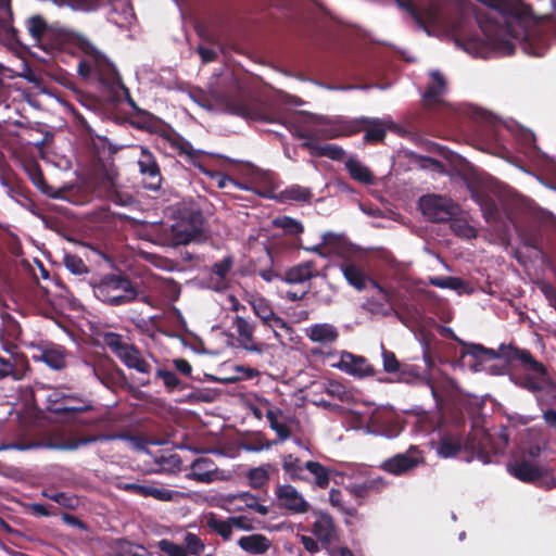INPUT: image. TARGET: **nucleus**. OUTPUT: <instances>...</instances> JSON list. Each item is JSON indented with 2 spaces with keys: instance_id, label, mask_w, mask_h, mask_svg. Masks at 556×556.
Here are the masks:
<instances>
[{
  "instance_id": "f257e3e1",
  "label": "nucleus",
  "mask_w": 556,
  "mask_h": 556,
  "mask_svg": "<svg viewBox=\"0 0 556 556\" xmlns=\"http://www.w3.org/2000/svg\"><path fill=\"white\" fill-rule=\"evenodd\" d=\"M26 36L22 35L25 45L46 49L65 50L72 46L80 50L85 58L78 63V74L87 81H97L110 91L117 89L129 93L114 64L86 37L80 34L56 29L48 25L39 14L29 16L25 21Z\"/></svg>"
},
{
  "instance_id": "f03ea898",
  "label": "nucleus",
  "mask_w": 556,
  "mask_h": 556,
  "mask_svg": "<svg viewBox=\"0 0 556 556\" xmlns=\"http://www.w3.org/2000/svg\"><path fill=\"white\" fill-rule=\"evenodd\" d=\"M480 1L505 16V24L498 26L492 22L480 23L485 39L478 35L470 36L464 40L463 48L467 52L488 48L502 55H513L516 48L514 42L506 38V36H509L517 40H523L525 50H528L527 43L530 42L532 36L530 24L535 23L531 8L520 0Z\"/></svg>"
},
{
  "instance_id": "7ed1b4c3",
  "label": "nucleus",
  "mask_w": 556,
  "mask_h": 556,
  "mask_svg": "<svg viewBox=\"0 0 556 556\" xmlns=\"http://www.w3.org/2000/svg\"><path fill=\"white\" fill-rule=\"evenodd\" d=\"M102 438V435H83L78 439H74L67 437L64 432L59 430L51 431L41 437L22 433L17 435L13 442L1 443L0 451H28L34 448L75 450L80 445H86L96 442Z\"/></svg>"
},
{
  "instance_id": "20e7f679",
  "label": "nucleus",
  "mask_w": 556,
  "mask_h": 556,
  "mask_svg": "<svg viewBox=\"0 0 556 556\" xmlns=\"http://www.w3.org/2000/svg\"><path fill=\"white\" fill-rule=\"evenodd\" d=\"M94 295L111 306H122L136 301L139 296L138 285L125 275L109 274L93 288Z\"/></svg>"
},
{
  "instance_id": "39448f33",
  "label": "nucleus",
  "mask_w": 556,
  "mask_h": 556,
  "mask_svg": "<svg viewBox=\"0 0 556 556\" xmlns=\"http://www.w3.org/2000/svg\"><path fill=\"white\" fill-rule=\"evenodd\" d=\"M508 472L517 480L543 490L556 488V476L551 468L540 465L525 455L507 464Z\"/></svg>"
},
{
  "instance_id": "423d86ee",
  "label": "nucleus",
  "mask_w": 556,
  "mask_h": 556,
  "mask_svg": "<svg viewBox=\"0 0 556 556\" xmlns=\"http://www.w3.org/2000/svg\"><path fill=\"white\" fill-rule=\"evenodd\" d=\"M86 366L91 370L92 375L106 388H122L128 391H135L129 383L125 372L109 356L94 357L90 362H86Z\"/></svg>"
},
{
  "instance_id": "0eeeda50",
  "label": "nucleus",
  "mask_w": 556,
  "mask_h": 556,
  "mask_svg": "<svg viewBox=\"0 0 556 556\" xmlns=\"http://www.w3.org/2000/svg\"><path fill=\"white\" fill-rule=\"evenodd\" d=\"M419 207L422 215L432 223H446L459 213L457 204L438 194L422 195L419 199Z\"/></svg>"
},
{
  "instance_id": "6e6552de",
  "label": "nucleus",
  "mask_w": 556,
  "mask_h": 556,
  "mask_svg": "<svg viewBox=\"0 0 556 556\" xmlns=\"http://www.w3.org/2000/svg\"><path fill=\"white\" fill-rule=\"evenodd\" d=\"M503 439V446L500 447L494 442L493 437L484 428H475L465 440V451L476 454L478 458L484 463H489L491 462L492 455L497 454L507 445V437L505 435Z\"/></svg>"
},
{
  "instance_id": "1a4fd4ad",
  "label": "nucleus",
  "mask_w": 556,
  "mask_h": 556,
  "mask_svg": "<svg viewBox=\"0 0 556 556\" xmlns=\"http://www.w3.org/2000/svg\"><path fill=\"white\" fill-rule=\"evenodd\" d=\"M426 463L424 452L416 445H410L406 452L397 453L386 459L380 468L393 476H403Z\"/></svg>"
},
{
  "instance_id": "9d476101",
  "label": "nucleus",
  "mask_w": 556,
  "mask_h": 556,
  "mask_svg": "<svg viewBox=\"0 0 556 556\" xmlns=\"http://www.w3.org/2000/svg\"><path fill=\"white\" fill-rule=\"evenodd\" d=\"M137 165L143 188L150 191H159L162 187L163 175L156 156L149 148L139 146Z\"/></svg>"
},
{
  "instance_id": "9b49d317",
  "label": "nucleus",
  "mask_w": 556,
  "mask_h": 556,
  "mask_svg": "<svg viewBox=\"0 0 556 556\" xmlns=\"http://www.w3.org/2000/svg\"><path fill=\"white\" fill-rule=\"evenodd\" d=\"M343 130L346 136L364 130V140L368 143H380L387 136L386 124L380 118L362 117L349 121L344 123Z\"/></svg>"
},
{
  "instance_id": "f8f14e48",
  "label": "nucleus",
  "mask_w": 556,
  "mask_h": 556,
  "mask_svg": "<svg viewBox=\"0 0 556 556\" xmlns=\"http://www.w3.org/2000/svg\"><path fill=\"white\" fill-rule=\"evenodd\" d=\"M236 113L253 121L285 124V113L274 104L242 102L236 106Z\"/></svg>"
},
{
  "instance_id": "ddd939ff",
  "label": "nucleus",
  "mask_w": 556,
  "mask_h": 556,
  "mask_svg": "<svg viewBox=\"0 0 556 556\" xmlns=\"http://www.w3.org/2000/svg\"><path fill=\"white\" fill-rule=\"evenodd\" d=\"M399 5L404 9L412 16L417 26L427 34H430L429 27L439 22L441 9L434 1H431L424 7H417L410 0H404L400 1Z\"/></svg>"
},
{
  "instance_id": "4468645a",
  "label": "nucleus",
  "mask_w": 556,
  "mask_h": 556,
  "mask_svg": "<svg viewBox=\"0 0 556 556\" xmlns=\"http://www.w3.org/2000/svg\"><path fill=\"white\" fill-rule=\"evenodd\" d=\"M399 5L404 9L412 16L417 26L427 34H430L429 27L439 22L441 9L434 1H431L424 7H417L410 0H404L400 1Z\"/></svg>"
},
{
  "instance_id": "2eb2a0df",
  "label": "nucleus",
  "mask_w": 556,
  "mask_h": 556,
  "mask_svg": "<svg viewBox=\"0 0 556 556\" xmlns=\"http://www.w3.org/2000/svg\"><path fill=\"white\" fill-rule=\"evenodd\" d=\"M275 494L278 507L291 514H304L309 509L308 502L291 484L277 485Z\"/></svg>"
},
{
  "instance_id": "dca6fc26",
  "label": "nucleus",
  "mask_w": 556,
  "mask_h": 556,
  "mask_svg": "<svg viewBox=\"0 0 556 556\" xmlns=\"http://www.w3.org/2000/svg\"><path fill=\"white\" fill-rule=\"evenodd\" d=\"M66 356L67 351L64 346L46 341L35 346L33 359L43 362L51 369L62 370L67 365Z\"/></svg>"
},
{
  "instance_id": "f3484780",
  "label": "nucleus",
  "mask_w": 556,
  "mask_h": 556,
  "mask_svg": "<svg viewBox=\"0 0 556 556\" xmlns=\"http://www.w3.org/2000/svg\"><path fill=\"white\" fill-rule=\"evenodd\" d=\"M119 359L126 367L135 369L139 374L143 375V377L137 379L140 387H148L151 383L149 375L152 370V366L142 356L138 348L132 344L125 353H123V356Z\"/></svg>"
},
{
  "instance_id": "a211bd4d",
  "label": "nucleus",
  "mask_w": 556,
  "mask_h": 556,
  "mask_svg": "<svg viewBox=\"0 0 556 556\" xmlns=\"http://www.w3.org/2000/svg\"><path fill=\"white\" fill-rule=\"evenodd\" d=\"M431 81L428 85L424 96V105L428 110H433L435 106L444 104L442 97L447 90V81L444 75L439 71L430 73Z\"/></svg>"
},
{
  "instance_id": "6ab92c4d",
  "label": "nucleus",
  "mask_w": 556,
  "mask_h": 556,
  "mask_svg": "<svg viewBox=\"0 0 556 556\" xmlns=\"http://www.w3.org/2000/svg\"><path fill=\"white\" fill-rule=\"evenodd\" d=\"M128 102L130 106L136 110L134 121L136 128L165 137L168 127L166 123H164L160 117L153 115L152 113L138 108L132 99H129Z\"/></svg>"
},
{
  "instance_id": "aec40b11",
  "label": "nucleus",
  "mask_w": 556,
  "mask_h": 556,
  "mask_svg": "<svg viewBox=\"0 0 556 556\" xmlns=\"http://www.w3.org/2000/svg\"><path fill=\"white\" fill-rule=\"evenodd\" d=\"M232 327L238 333V342L241 348L250 352L262 353L264 350L263 343L254 341V323L249 321L242 316H236L232 321Z\"/></svg>"
},
{
  "instance_id": "412c9836",
  "label": "nucleus",
  "mask_w": 556,
  "mask_h": 556,
  "mask_svg": "<svg viewBox=\"0 0 556 556\" xmlns=\"http://www.w3.org/2000/svg\"><path fill=\"white\" fill-rule=\"evenodd\" d=\"M305 336L315 343H319L323 345H329L337 342L339 339V330L336 326L323 323V324H313L305 329Z\"/></svg>"
},
{
  "instance_id": "4be33fe9",
  "label": "nucleus",
  "mask_w": 556,
  "mask_h": 556,
  "mask_svg": "<svg viewBox=\"0 0 556 556\" xmlns=\"http://www.w3.org/2000/svg\"><path fill=\"white\" fill-rule=\"evenodd\" d=\"M254 314L262 319L263 324L270 328H286L287 323L276 315L270 303L264 298H256L251 301Z\"/></svg>"
},
{
  "instance_id": "5701e85b",
  "label": "nucleus",
  "mask_w": 556,
  "mask_h": 556,
  "mask_svg": "<svg viewBox=\"0 0 556 556\" xmlns=\"http://www.w3.org/2000/svg\"><path fill=\"white\" fill-rule=\"evenodd\" d=\"M217 470L218 468L214 460L200 457L191 464L188 477L197 482L210 483L216 478Z\"/></svg>"
},
{
  "instance_id": "b1692460",
  "label": "nucleus",
  "mask_w": 556,
  "mask_h": 556,
  "mask_svg": "<svg viewBox=\"0 0 556 556\" xmlns=\"http://www.w3.org/2000/svg\"><path fill=\"white\" fill-rule=\"evenodd\" d=\"M340 368L350 375L361 377L374 375V369L365 357L356 356L349 352L342 354Z\"/></svg>"
},
{
  "instance_id": "393cba45",
  "label": "nucleus",
  "mask_w": 556,
  "mask_h": 556,
  "mask_svg": "<svg viewBox=\"0 0 556 556\" xmlns=\"http://www.w3.org/2000/svg\"><path fill=\"white\" fill-rule=\"evenodd\" d=\"M166 231L172 245H182L192 241L199 242L203 240V238H201L197 232H193L192 229H190V227L181 219H178Z\"/></svg>"
},
{
  "instance_id": "a878e982",
  "label": "nucleus",
  "mask_w": 556,
  "mask_h": 556,
  "mask_svg": "<svg viewBox=\"0 0 556 556\" xmlns=\"http://www.w3.org/2000/svg\"><path fill=\"white\" fill-rule=\"evenodd\" d=\"M12 0H0V25L7 30L8 38L17 46H24L21 31L13 25Z\"/></svg>"
},
{
  "instance_id": "bb28decb",
  "label": "nucleus",
  "mask_w": 556,
  "mask_h": 556,
  "mask_svg": "<svg viewBox=\"0 0 556 556\" xmlns=\"http://www.w3.org/2000/svg\"><path fill=\"white\" fill-rule=\"evenodd\" d=\"M316 275L314 262L307 261L288 268L281 280L290 285H298L311 280Z\"/></svg>"
},
{
  "instance_id": "cd10ccee",
  "label": "nucleus",
  "mask_w": 556,
  "mask_h": 556,
  "mask_svg": "<svg viewBox=\"0 0 556 556\" xmlns=\"http://www.w3.org/2000/svg\"><path fill=\"white\" fill-rule=\"evenodd\" d=\"M313 534L318 541L329 544L336 536V526L330 515L319 513L312 527Z\"/></svg>"
},
{
  "instance_id": "c85d7f7f",
  "label": "nucleus",
  "mask_w": 556,
  "mask_h": 556,
  "mask_svg": "<svg viewBox=\"0 0 556 556\" xmlns=\"http://www.w3.org/2000/svg\"><path fill=\"white\" fill-rule=\"evenodd\" d=\"M235 265V257L230 254L211 266V281L215 279L214 289L222 290L227 286V277Z\"/></svg>"
},
{
  "instance_id": "c756f323",
  "label": "nucleus",
  "mask_w": 556,
  "mask_h": 556,
  "mask_svg": "<svg viewBox=\"0 0 556 556\" xmlns=\"http://www.w3.org/2000/svg\"><path fill=\"white\" fill-rule=\"evenodd\" d=\"M238 545L247 553L252 555H263L271 546L270 540L261 533L241 536L238 540Z\"/></svg>"
},
{
  "instance_id": "7c9ffc66",
  "label": "nucleus",
  "mask_w": 556,
  "mask_h": 556,
  "mask_svg": "<svg viewBox=\"0 0 556 556\" xmlns=\"http://www.w3.org/2000/svg\"><path fill=\"white\" fill-rule=\"evenodd\" d=\"M340 268L344 278L352 287L358 291L366 289L368 276L359 266L345 261L340 265Z\"/></svg>"
},
{
  "instance_id": "2f4dec72",
  "label": "nucleus",
  "mask_w": 556,
  "mask_h": 556,
  "mask_svg": "<svg viewBox=\"0 0 556 556\" xmlns=\"http://www.w3.org/2000/svg\"><path fill=\"white\" fill-rule=\"evenodd\" d=\"M472 199L479 204L483 213V217L488 223L497 222L500 218V208L496 201L486 192L475 191Z\"/></svg>"
},
{
  "instance_id": "473e14b6",
  "label": "nucleus",
  "mask_w": 556,
  "mask_h": 556,
  "mask_svg": "<svg viewBox=\"0 0 556 556\" xmlns=\"http://www.w3.org/2000/svg\"><path fill=\"white\" fill-rule=\"evenodd\" d=\"M464 443L465 440H463L460 437L444 434L438 443L437 453L442 458L454 457L462 450H465Z\"/></svg>"
},
{
  "instance_id": "72a5a7b5",
  "label": "nucleus",
  "mask_w": 556,
  "mask_h": 556,
  "mask_svg": "<svg viewBox=\"0 0 556 556\" xmlns=\"http://www.w3.org/2000/svg\"><path fill=\"white\" fill-rule=\"evenodd\" d=\"M345 168L350 174V177L355 181L364 185H372L375 177L370 169L363 165L358 160L350 157L345 162Z\"/></svg>"
},
{
  "instance_id": "f704fd0d",
  "label": "nucleus",
  "mask_w": 556,
  "mask_h": 556,
  "mask_svg": "<svg viewBox=\"0 0 556 556\" xmlns=\"http://www.w3.org/2000/svg\"><path fill=\"white\" fill-rule=\"evenodd\" d=\"M180 219L186 223L193 232H197L203 239L205 238L206 219L199 207L185 210Z\"/></svg>"
},
{
  "instance_id": "c9c22d12",
  "label": "nucleus",
  "mask_w": 556,
  "mask_h": 556,
  "mask_svg": "<svg viewBox=\"0 0 556 556\" xmlns=\"http://www.w3.org/2000/svg\"><path fill=\"white\" fill-rule=\"evenodd\" d=\"M462 351L460 358H465L466 356H471L477 361H489L495 359L498 357V353L492 349H488L481 344L476 343H465L460 342Z\"/></svg>"
},
{
  "instance_id": "e433bc0d",
  "label": "nucleus",
  "mask_w": 556,
  "mask_h": 556,
  "mask_svg": "<svg viewBox=\"0 0 556 556\" xmlns=\"http://www.w3.org/2000/svg\"><path fill=\"white\" fill-rule=\"evenodd\" d=\"M386 488V482L381 477L366 479L349 488L351 494L355 497H366L370 492H380Z\"/></svg>"
},
{
  "instance_id": "4c0bfd02",
  "label": "nucleus",
  "mask_w": 556,
  "mask_h": 556,
  "mask_svg": "<svg viewBox=\"0 0 556 556\" xmlns=\"http://www.w3.org/2000/svg\"><path fill=\"white\" fill-rule=\"evenodd\" d=\"M206 527L214 533L218 534L224 541H228L232 535V526L227 518L226 520L218 518L211 513L206 518Z\"/></svg>"
},
{
  "instance_id": "58836bf2",
  "label": "nucleus",
  "mask_w": 556,
  "mask_h": 556,
  "mask_svg": "<svg viewBox=\"0 0 556 556\" xmlns=\"http://www.w3.org/2000/svg\"><path fill=\"white\" fill-rule=\"evenodd\" d=\"M114 177L115 173L112 169H105L104 184L108 188V197L113 203L117 205H128L130 203L131 197L128 194H122L115 189Z\"/></svg>"
},
{
  "instance_id": "ea45409f",
  "label": "nucleus",
  "mask_w": 556,
  "mask_h": 556,
  "mask_svg": "<svg viewBox=\"0 0 556 556\" xmlns=\"http://www.w3.org/2000/svg\"><path fill=\"white\" fill-rule=\"evenodd\" d=\"M165 138L169 142L170 147L177 150L179 155L185 154L190 160L197 159L199 156L200 151L194 150L192 144L179 134L174 132L170 136L165 135Z\"/></svg>"
},
{
  "instance_id": "a19ab883",
  "label": "nucleus",
  "mask_w": 556,
  "mask_h": 556,
  "mask_svg": "<svg viewBox=\"0 0 556 556\" xmlns=\"http://www.w3.org/2000/svg\"><path fill=\"white\" fill-rule=\"evenodd\" d=\"M273 226L282 229L285 233L290 236H300L304 231L301 222L287 215L274 218Z\"/></svg>"
},
{
  "instance_id": "79ce46f5",
  "label": "nucleus",
  "mask_w": 556,
  "mask_h": 556,
  "mask_svg": "<svg viewBox=\"0 0 556 556\" xmlns=\"http://www.w3.org/2000/svg\"><path fill=\"white\" fill-rule=\"evenodd\" d=\"M304 467L315 477V483L321 489H326L330 483L329 470L323 464L314 460L305 463Z\"/></svg>"
},
{
  "instance_id": "37998d69",
  "label": "nucleus",
  "mask_w": 556,
  "mask_h": 556,
  "mask_svg": "<svg viewBox=\"0 0 556 556\" xmlns=\"http://www.w3.org/2000/svg\"><path fill=\"white\" fill-rule=\"evenodd\" d=\"M103 342L118 358L132 345L124 342L123 337L116 332L104 333Z\"/></svg>"
},
{
  "instance_id": "c03bdc74",
  "label": "nucleus",
  "mask_w": 556,
  "mask_h": 556,
  "mask_svg": "<svg viewBox=\"0 0 556 556\" xmlns=\"http://www.w3.org/2000/svg\"><path fill=\"white\" fill-rule=\"evenodd\" d=\"M91 408V405L85 400L66 397L60 406L54 408V412L81 414Z\"/></svg>"
},
{
  "instance_id": "a18cd8bd",
  "label": "nucleus",
  "mask_w": 556,
  "mask_h": 556,
  "mask_svg": "<svg viewBox=\"0 0 556 556\" xmlns=\"http://www.w3.org/2000/svg\"><path fill=\"white\" fill-rule=\"evenodd\" d=\"M270 468V465H263L260 467L251 468L248 471V479L249 483L253 489H261L264 485L267 484L269 480V472L268 469Z\"/></svg>"
},
{
  "instance_id": "49530a36",
  "label": "nucleus",
  "mask_w": 556,
  "mask_h": 556,
  "mask_svg": "<svg viewBox=\"0 0 556 556\" xmlns=\"http://www.w3.org/2000/svg\"><path fill=\"white\" fill-rule=\"evenodd\" d=\"M42 495L67 509H75L79 505L78 497L72 493L43 491Z\"/></svg>"
},
{
  "instance_id": "de8ad7c7",
  "label": "nucleus",
  "mask_w": 556,
  "mask_h": 556,
  "mask_svg": "<svg viewBox=\"0 0 556 556\" xmlns=\"http://www.w3.org/2000/svg\"><path fill=\"white\" fill-rule=\"evenodd\" d=\"M182 545L187 556H200L205 549L203 540L192 532H186Z\"/></svg>"
},
{
  "instance_id": "09e8293b",
  "label": "nucleus",
  "mask_w": 556,
  "mask_h": 556,
  "mask_svg": "<svg viewBox=\"0 0 556 556\" xmlns=\"http://www.w3.org/2000/svg\"><path fill=\"white\" fill-rule=\"evenodd\" d=\"M282 468L290 479L293 481L302 480L303 466L299 457L288 454L283 456Z\"/></svg>"
},
{
  "instance_id": "8fccbe9b",
  "label": "nucleus",
  "mask_w": 556,
  "mask_h": 556,
  "mask_svg": "<svg viewBox=\"0 0 556 556\" xmlns=\"http://www.w3.org/2000/svg\"><path fill=\"white\" fill-rule=\"evenodd\" d=\"M266 419L269 422V427L277 433L279 441H286L291 437L290 428L283 424L279 422L277 418V414L268 409L266 412Z\"/></svg>"
},
{
  "instance_id": "3c124183",
  "label": "nucleus",
  "mask_w": 556,
  "mask_h": 556,
  "mask_svg": "<svg viewBox=\"0 0 556 556\" xmlns=\"http://www.w3.org/2000/svg\"><path fill=\"white\" fill-rule=\"evenodd\" d=\"M450 224L451 230L458 237L471 239L476 238L477 230L475 227L469 225L467 222L463 219L452 218Z\"/></svg>"
},
{
  "instance_id": "603ef678",
  "label": "nucleus",
  "mask_w": 556,
  "mask_h": 556,
  "mask_svg": "<svg viewBox=\"0 0 556 556\" xmlns=\"http://www.w3.org/2000/svg\"><path fill=\"white\" fill-rule=\"evenodd\" d=\"M155 375L157 378L163 380V383L168 391H173L175 389H185V384H182L181 380L174 371L159 368Z\"/></svg>"
},
{
  "instance_id": "864d4df0",
  "label": "nucleus",
  "mask_w": 556,
  "mask_h": 556,
  "mask_svg": "<svg viewBox=\"0 0 556 556\" xmlns=\"http://www.w3.org/2000/svg\"><path fill=\"white\" fill-rule=\"evenodd\" d=\"M286 199L298 202H309L313 193L308 188L301 186H291L283 191Z\"/></svg>"
},
{
  "instance_id": "5fc2aeb1",
  "label": "nucleus",
  "mask_w": 556,
  "mask_h": 556,
  "mask_svg": "<svg viewBox=\"0 0 556 556\" xmlns=\"http://www.w3.org/2000/svg\"><path fill=\"white\" fill-rule=\"evenodd\" d=\"M329 502L332 506L339 508L345 515L355 516L357 510L353 507H345L343 501V493L339 489H331L329 492Z\"/></svg>"
},
{
  "instance_id": "6e6d98bb",
  "label": "nucleus",
  "mask_w": 556,
  "mask_h": 556,
  "mask_svg": "<svg viewBox=\"0 0 556 556\" xmlns=\"http://www.w3.org/2000/svg\"><path fill=\"white\" fill-rule=\"evenodd\" d=\"M175 494H176V491H173L169 489L157 488L154 485H147L144 497H153L161 502H169L174 498Z\"/></svg>"
},
{
  "instance_id": "4d7b16f0",
  "label": "nucleus",
  "mask_w": 556,
  "mask_h": 556,
  "mask_svg": "<svg viewBox=\"0 0 556 556\" xmlns=\"http://www.w3.org/2000/svg\"><path fill=\"white\" fill-rule=\"evenodd\" d=\"M317 156H326L333 161H342L345 156L344 150L336 144H321L319 151H317Z\"/></svg>"
},
{
  "instance_id": "13d9d810",
  "label": "nucleus",
  "mask_w": 556,
  "mask_h": 556,
  "mask_svg": "<svg viewBox=\"0 0 556 556\" xmlns=\"http://www.w3.org/2000/svg\"><path fill=\"white\" fill-rule=\"evenodd\" d=\"M64 265L73 274L80 275L87 273V266L84 261L75 254H65Z\"/></svg>"
},
{
  "instance_id": "bf43d9fd",
  "label": "nucleus",
  "mask_w": 556,
  "mask_h": 556,
  "mask_svg": "<svg viewBox=\"0 0 556 556\" xmlns=\"http://www.w3.org/2000/svg\"><path fill=\"white\" fill-rule=\"evenodd\" d=\"M159 548L168 556H187L182 544L174 543L167 539H163L157 543Z\"/></svg>"
},
{
  "instance_id": "052dcab7",
  "label": "nucleus",
  "mask_w": 556,
  "mask_h": 556,
  "mask_svg": "<svg viewBox=\"0 0 556 556\" xmlns=\"http://www.w3.org/2000/svg\"><path fill=\"white\" fill-rule=\"evenodd\" d=\"M383 369L388 374L400 372L402 365L395 354L389 350L382 349Z\"/></svg>"
},
{
  "instance_id": "680f3d73",
  "label": "nucleus",
  "mask_w": 556,
  "mask_h": 556,
  "mask_svg": "<svg viewBox=\"0 0 556 556\" xmlns=\"http://www.w3.org/2000/svg\"><path fill=\"white\" fill-rule=\"evenodd\" d=\"M507 353H504V356L508 359H517L527 368L530 362L534 358L533 355L528 350H521L518 348H508Z\"/></svg>"
},
{
  "instance_id": "e2e57ef3",
  "label": "nucleus",
  "mask_w": 556,
  "mask_h": 556,
  "mask_svg": "<svg viewBox=\"0 0 556 556\" xmlns=\"http://www.w3.org/2000/svg\"><path fill=\"white\" fill-rule=\"evenodd\" d=\"M432 286L457 290L464 286V280L457 277H435L430 280Z\"/></svg>"
},
{
  "instance_id": "0e129e2a",
  "label": "nucleus",
  "mask_w": 556,
  "mask_h": 556,
  "mask_svg": "<svg viewBox=\"0 0 556 556\" xmlns=\"http://www.w3.org/2000/svg\"><path fill=\"white\" fill-rule=\"evenodd\" d=\"M217 187L220 189H226L228 187H232L233 189L249 190L250 188L245 184H241L235 180L227 174L217 173L215 175Z\"/></svg>"
},
{
  "instance_id": "69168bd1",
  "label": "nucleus",
  "mask_w": 556,
  "mask_h": 556,
  "mask_svg": "<svg viewBox=\"0 0 556 556\" xmlns=\"http://www.w3.org/2000/svg\"><path fill=\"white\" fill-rule=\"evenodd\" d=\"M131 547L132 543L126 539H117L111 545L114 556H128Z\"/></svg>"
},
{
  "instance_id": "338daca9",
  "label": "nucleus",
  "mask_w": 556,
  "mask_h": 556,
  "mask_svg": "<svg viewBox=\"0 0 556 556\" xmlns=\"http://www.w3.org/2000/svg\"><path fill=\"white\" fill-rule=\"evenodd\" d=\"M298 137L300 139H305V141L302 143V147L308 150L312 155L317 156V151H319L321 144H319L317 140L308 132H299Z\"/></svg>"
},
{
  "instance_id": "774afa93",
  "label": "nucleus",
  "mask_w": 556,
  "mask_h": 556,
  "mask_svg": "<svg viewBox=\"0 0 556 556\" xmlns=\"http://www.w3.org/2000/svg\"><path fill=\"white\" fill-rule=\"evenodd\" d=\"M420 377V369L415 365H403L400 370V379L406 382L410 381L412 379H418Z\"/></svg>"
}]
</instances>
